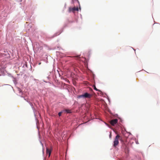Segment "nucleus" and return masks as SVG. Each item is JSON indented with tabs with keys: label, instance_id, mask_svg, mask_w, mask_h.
I'll return each mask as SVG.
<instances>
[{
	"label": "nucleus",
	"instance_id": "nucleus-1",
	"mask_svg": "<svg viewBox=\"0 0 160 160\" xmlns=\"http://www.w3.org/2000/svg\"><path fill=\"white\" fill-rule=\"evenodd\" d=\"M120 138V136L118 134L116 136L114 139V141L113 142V146L114 147H116V146L118 144H119V141L118 140L119 138Z\"/></svg>",
	"mask_w": 160,
	"mask_h": 160
},
{
	"label": "nucleus",
	"instance_id": "nucleus-2",
	"mask_svg": "<svg viewBox=\"0 0 160 160\" xmlns=\"http://www.w3.org/2000/svg\"><path fill=\"white\" fill-rule=\"evenodd\" d=\"M92 96V95L91 94H89L88 92H86L82 95L79 96L78 97L79 98L83 97L85 98H90Z\"/></svg>",
	"mask_w": 160,
	"mask_h": 160
},
{
	"label": "nucleus",
	"instance_id": "nucleus-3",
	"mask_svg": "<svg viewBox=\"0 0 160 160\" xmlns=\"http://www.w3.org/2000/svg\"><path fill=\"white\" fill-rule=\"evenodd\" d=\"M78 7H74L73 8H71V7H69L68 8V12H74L75 11H78Z\"/></svg>",
	"mask_w": 160,
	"mask_h": 160
},
{
	"label": "nucleus",
	"instance_id": "nucleus-4",
	"mask_svg": "<svg viewBox=\"0 0 160 160\" xmlns=\"http://www.w3.org/2000/svg\"><path fill=\"white\" fill-rule=\"evenodd\" d=\"M118 119H115L111 120L110 121V123L111 125L112 126H114L115 124H116L118 122Z\"/></svg>",
	"mask_w": 160,
	"mask_h": 160
},
{
	"label": "nucleus",
	"instance_id": "nucleus-5",
	"mask_svg": "<svg viewBox=\"0 0 160 160\" xmlns=\"http://www.w3.org/2000/svg\"><path fill=\"white\" fill-rule=\"evenodd\" d=\"M51 150L48 148H47L46 150V155H48V157H49L51 155Z\"/></svg>",
	"mask_w": 160,
	"mask_h": 160
},
{
	"label": "nucleus",
	"instance_id": "nucleus-6",
	"mask_svg": "<svg viewBox=\"0 0 160 160\" xmlns=\"http://www.w3.org/2000/svg\"><path fill=\"white\" fill-rule=\"evenodd\" d=\"M66 111L68 113H70L71 112V111L70 110H68V109H66Z\"/></svg>",
	"mask_w": 160,
	"mask_h": 160
},
{
	"label": "nucleus",
	"instance_id": "nucleus-7",
	"mask_svg": "<svg viewBox=\"0 0 160 160\" xmlns=\"http://www.w3.org/2000/svg\"><path fill=\"white\" fill-rule=\"evenodd\" d=\"M94 89L95 90H96V91H99V92H101V91L100 90H98V89H97V88H96V87H95V86H94Z\"/></svg>",
	"mask_w": 160,
	"mask_h": 160
},
{
	"label": "nucleus",
	"instance_id": "nucleus-8",
	"mask_svg": "<svg viewBox=\"0 0 160 160\" xmlns=\"http://www.w3.org/2000/svg\"><path fill=\"white\" fill-rule=\"evenodd\" d=\"M62 112H59L58 113V115L59 116H61V114Z\"/></svg>",
	"mask_w": 160,
	"mask_h": 160
},
{
	"label": "nucleus",
	"instance_id": "nucleus-9",
	"mask_svg": "<svg viewBox=\"0 0 160 160\" xmlns=\"http://www.w3.org/2000/svg\"><path fill=\"white\" fill-rule=\"evenodd\" d=\"M75 57L77 58V59H78L80 58L79 56H75Z\"/></svg>",
	"mask_w": 160,
	"mask_h": 160
},
{
	"label": "nucleus",
	"instance_id": "nucleus-10",
	"mask_svg": "<svg viewBox=\"0 0 160 160\" xmlns=\"http://www.w3.org/2000/svg\"><path fill=\"white\" fill-rule=\"evenodd\" d=\"M41 64V62L39 63V65H40Z\"/></svg>",
	"mask_w": 160,
	"mask_h": 160
}]
</instances>
